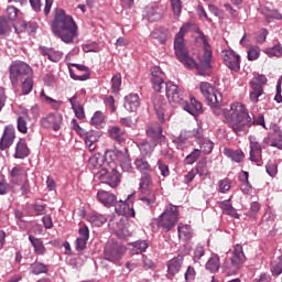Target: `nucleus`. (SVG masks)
I'll list each match as a JSON object with an SVG mask.
<instances>
[{
	"label": "nucleus",
	"instance_id": "nucleus-1",
	"mask_svg": "<svg viewBox=\"0 0 282 282\" xmlns=\"http://www.w3.org/2000/svg\"><path fill=\"white\" fill-rule=\"evenodd\" d=\"M186 32H188V26L183 25L174 37V52L176 58L187 67V69L195 67L199 76H210V69H213V51L210 50V44H208V39H206L204 32H197V39L198 41H202L204 45L203 53L198 55L199 64H197L195 59L191 57L188 48H186V44H184V34H186Z\"/></svg>",
	"mask_w": 282,
	"mask_h": 282
},
{
	"label": "nucleus",
	"instance_id": "nucleus-2",
	"mask_svg": "<svg viewBox=\"0 0 282 282\" xmlns=\"http://www.w3.org/2000/svg\"><path fill=\"white\" fill-rule=\"evenodd\" d=\"M223 113L225 116V123L228 124L229 129H232L236 135H246L252 124L265 128L263 115L254 117L252 121L248 108L241 102L231 104L230 109L223 110Z\"/></svg>",
	"mask_w": 282,
	"mask_h": 282
},
{
	"label": "nucleus",
	"instance_id": "nucleus-3",
	"mask_svg": "<svg viewBox=\"0 0 282 282\" xmlns=\"http://www.w3.org/2000/svg\"><path fill=\"white\" fill-rule=\"evenodd\" d=\"M145 158L147 156H139L134 160V166L137 171L141 173L139 180V202H141L142 206L155 208V206H158V189L153 184V177H151L153 167Z\"/></svg>",
	"mask_w": 282,
	"mask_h": 282
},
{
	"label": "nucleus",
	"instance_id": "nucleus-4",
	"mask_svg": "<svg viewBox=\"0 0 282 282\" xmlns=\"http://www.w3.org/2000/svg\"><path fill=\"white\" fill-rule=\"evenodd\" d=\"M51 30L54 36H57V39H61V41L66 44H72L74 40L78 39V24H76L74 18L67 15L63 9H55Z\"/></svg>",
	"mask_w": 282,
	"mask_h": 282
},
{
	"label": "nucleus",
	"instance_id": "nucleus-5",
	"mask_svg": "<svg viewBox=\"0 0 282 282\" xmlns=\"http://www.w3.org/2000/svg\"><path fill=\"white\" fill-rule=\"evenodd\" d=\"M180 220V210L178 207L169 204L164 212L159 216L156 226L162 228L164 232H171L175 228V224Z\"/></svg>",
	"mask_w": 282,
	"mask_h": 282
},
{
	"label": "nucleus",
	"instance_id": "nucleus-6",
	"mask_svg": "<svg viewBox=\"0 0 282 282\" xmlns=\"http://www.w3.org/2000/svg\"><path fill=\"white\" fill-rule=\"evenodd\" d=\"M9 74L13 87H18L19 80H23V78L32 76V67H30L25 62L15 61L11 63L9 67Z\"/></svg>",
	"mask_w": 282,
	"mask_h": 282
},
{
	"label": "nucleus",
	"instance_id": "nucleus-7",
	"mask_svg": "<svg viewBox=\"0 0 282 282\" xmlns=\"http://www.w3.org/2000/svg\"><path fill=\"white\" fill-rule=\"evenodd\" d=\"M265 83H268V78L265 77V75H258L249 82L251 88L249 93V99L250 102H252L253 105H257L260 98H263V96H265V91L263 90Z\"/></svg>",
	"mask_w": 282,
	"mask_h": 282
},
{
	"label": "nucleus",
	"instance_id": "nucleus-8",
	"mask_svg": "<svg viewBox=\"0 0 282 282\" xmlns=\"http://www.w3.org/2000/svg\"><path fill=\"white\" fill-rule=\"evenodd\" d=\"M124 257V247L118 242H107L104 249V259L110 263H120Z\"/></svg>",
	"mask_w": 282,
	"mask_h": 282
},
{
	"label": "nucleus",
	"instance_id": "nucleus-9",
	"mask_svg": "<svg viewBox=\"0 0 282 282\" xmlns=\"http://www.w3.org/2000/svg\"><path fill=\"white\" fill-rule=\"evenodd\" d=\"M200 94L204 96L207 105H221V93L219 90L215 89L213 85H210L207 82H203L199 85Z\"/></svg>",
	"mask_w": 282,
	"mask_h": 282
},
{
	"label": "nucleus",
	"instance_id": "nucleus-10",
	"mask_svg": "<svg viewBox=\"0 0 282 282\" xmlns=\"http://www.w3.org/2000/svg\"><path fill=\"white\" fill-rule=\"evenodd\" d=\"M96 177L101 180L104 184H108L111 188H116L118 184H120V173L112 167L111 171L107 170V167H101V170L96 172Z\"/></svg>",
	"mask_w": 282,
	"mask_h": 282
},
{
	"label": "nucleus",
	"instance_id": "nucleus-11",
	"mask_svg": "<svg viewBox=\"0 0 282 282\" xmlns=\"http://www.w3.org/2000/svg\"><path fill=\"white\" fill-rule=\"evenodd\" d=\"M164 87H165L166 98L172 105L184 104V94L180 89L178 85H175L173 84V82H170V83H165Z\"/></svg>",
	"mask_w": 282,
	"mask_h": 282
},
{
	"label": "nucleus",
	"instance_id": "nucleus-12",
	"mask_svg": "<svg viewBox=\"0 0 282 282\" xmlns=\"http://www.w3.org/2000/svg\"><path fill=\"white\" fill-rule=\"evenodd\" d=\"M40 124L43 129L61 131V127H63V115L58 112L48 113L40 120Z\"/></svg>",
	"mask_w": 282,
	"mask_h": 282
},
{
	"label": "nucleus",
	"instance_id": "nucleus-13",
	"mask_svg": "<svg viewBox=\"0 0 282 282\" xmlns=\"http://www.w3.org/2000/svg\"><path fill=\"white\" fill-rule=\"evenodd\" d=\"M223 61L231 72H239L241 69V56L232 50L223 51Z\"/></svg>",
	"mask_w": 282,
	"mask_h": 282
},
{
	"label": "nucleus",
	"instance_id": "nucleus-14",
	"mask_svg": "<svg viewBox=\"0 0 282 282\" xmlns=\"http://www.w3.org/2000/svg\"><path fill=\"white\" fill-rule=\"evenodd\" d=\"M68 69L73 80H89L91 76L89 68L83 64H70Z\"/></svg>",
	"mask_w": 282,
	"mask_h": 282
},
{
	"label": "nucleus",
	"instance_id": "nucleus-15",
	"mask_svg": "<svg viewBox=\"0 0 282 282\" xmlns=\"http://www.w3.org/2000/svg\"><path fill=\"white\" fill-rule=\"evenodd\" d=\"M17 138L14 127L8 126L4 128L3 135L0 139V151H6V149H10L14 143V139Z\"/></svg>",
	"mask_w": 282,
	"mask_h": 282
},
{
	"label": "nucleus",
	"instance_id": "nucleus-16",
	"mask_svg": "<svg viewBox=\"0 0 282 282\" xmlns=\"http://www.w3.org/2000/svg\"><path fill=\"white\" fill-rule=\"evenodd\" d=\"M151 83L153 85V89L156 91H162L164 89V72L160 68V66H154L151 69Z\"/></svg>",
	"mask_w": 282,
	"mask_h": 282
},
{
	"label": "nucleus",
	"instance_id": "nucleus-17",
	"mask_svg": "<svg viewBox=\"0 0 282 282\" xmlns=\"http://www.w3.org/2000/svg\"><path fill=\"white\" fill-rule=\"evenodd\" d=\"M79 237L75 240V250L77 252H83V250L87 249V242L89 241V227L82 226L78 229Z\"/></svg>",
	"mask_w": 282,
	"mask_h": 282
},
{
	"label": "nucleus",
	"instance_id": "nucleus-18",
	"mask_svg": "<svg viewBox=\"0 0 282 282\" xmlns=\"http://www.w3.org/2000/svg\"><path fill=\"white\" fill-rule=\"evenodd\" d=\"M152 104L160 122H165L164 113L166 111V99L161 95H154L152 97Z\"/></svg>",
	"mask_w": 282,
	"mask_h": 282
},
{
	"label": "nucleus",
	"instance_id": "nucleus-19",
	"mask_svg": "<svg viewBox=\"0 0 282 282\" xmlns=\"http://www.w3.org/2000/svg\"><path fill=\"white\" fill-rule=\"evenodd\" d=\"M230 261L235 270H239V268L246 263V254L243 253V247L241 245L235 246Z\"/></svg>",
	"mask_w": 282,
	"mask_h": 282
},
{
	"label": "nucleus",
	"instance_id": "nucleus-20",
	"mask_svg": "<svg viewBox=\"0 0 282 282\" xmlns=\"http://www.w3.org/2000/svg\"><path fill=\"white\" fill-rule=\"evenodd\" d=\"M137 147L142 155V158H149L152 155L153 151H155V147H158V141L155 140H143L137 143Z\"/></svg>",
	"mask_w": 282,
	"mask_h": 282
},
{
	"label": "nucleus",
	"instance_id": "nucleus-21",
	"mask_svg": "<svg viewBox=\"0 0 282 282\" xmlns=\"http://www.w3.org/2000/svg\"><path fill=\"white\" fill-rule=\"evenodd\" d=\"M181 107H183V109L187 111V113H191V116H199V113L204 111L202 102L197 101V99L195 98L191 99V104L183 99V104H181Z\"/></svg>",
	"mask_w": 282,
	"mask_h": 282
},
{
	"label": "nucleus",
	"instance_id": "nucleus-22",
	"mask_svg": "<svg viewBox=\"0 0 282 282\" xmlns=\"http://www.w3.org/2000/svg\"><path fill=\"white\" fill-rule=\"evenodd\" d=\"M184 263V256L178 254L177 257L171 259L167 262V274L170 276H175L182 270V264Z\"/></svg>",
	"mask_w": 282,
	"mask_h": 282
},
{
	"label": "nucleus",
	"instance_id": "nucleus-23",
	"mask_svg": "<svg viewBox=\"0 0 282 282\" xmlns=\"http://www.w3.org/2000/svg\"><path fill=\"white\" fill-rule=\"evenodd\" d=\"M97 199L100 204H104L107 208H111L116 204V194L100 189L97 193Z\"/></svg>",
	"mask_w": 282,
	"mask_h": 282
},
{
	"label": "nucleus",
	"instance_id": "nucleus-24",
	"mask_svg": "<svg viewBox=\"0 0 282 282\" xmlns=\"http://www.w3.org/2000/svg\"><path fill=\"white\" fill-rule=\"evenodd\" d=\"M123 107L127 111H138V107H140V96L135 93L129 94L124 97Z\"/></svg>",
	"mask_w": 282,
	"mask_h": 282
},
{
	"label": "nucleus",
	"instance_id": "nucleus-25",
	"mask_svg": "<svg viewBox=\"0 0 282 282\" xmlns=\"http://www.w3.org/2000/svg\"><path fill=\"white\" fill-rule=\"evenodd\" d=\"M12 184H21L23 177H28V171L21 165H15L10 172Z\"/></svg>",
	"mask_w": 282,
	"mask_h": 282
},
{
	"label": "nucleus",
	"instance_id": "nucleus-26",
	"mask_svg": "<svg viewBox=\"0 0 282 282\" xmlns=\"http://www.w3.org/2000/svg\"><path fill=\"white\" fill-rule=\"evenodd\" d=\"M145 19L153 23L155 21H160L162 19V9L158 6H149L145 9Z\"/></svg>",
	"mask_w": 282,
	"mask_h": 282
},
{
	"label": "nucleus",
	"instance_id": "nucleus-27",
	"mask_svg": "<svg viewBox=\"0 0 282 282\" xmlns=\"http://www.w3.org/2000/svg\"><path fill=\"white\" fill-rule=\"evenodd\" d=\"M29 241L31 246H33L35 254H40V257H43L47 253V248H45V245L43 243V240L41 238H36L30 235Z\"/></svg>",
	"mask_w": 282,
	"mask_h": 282
},
{
	"label": "nucleus",
	"instance_id": "nucleus-28",
	"mask_svg": "<svg viewBox=\"0 0 282 282\" xmlns=\"http://www.w3.org/2000/svg\"><path fill=\"white\" fill-rule=\"evenodd\" d=\"M115 206V210L117 215H129L130 217H135V210L129 207V204L123 200L115 202L112 205Z\"/></svg>",
	"mask_w": 282,
	"mask_h": 282
},
{
	"label": "nucleus",
	"instance_id": "nucleus-29",
	"mask_svg": "<svg viewBox=\"0 0 282 282\" xmlns=\"http://www.w3.org/2000/svg\"><path fill=\"white\" fill-rule=\"evenodd\" d=\"M28 155H30L28 143H25V140L20 139L15 147L14 158L17 160H23L24 158H28Z\"/></svg>",
	"mask_w": 282,
	"mask_h": 282
},
{
	"label": "nucleus",
	"instance_id": "nucleus-30",
	"mask_svg": "<svg viewBox=\"0 0 282 282\" xmlns=\"http://www.w3.org/2000/svg\"><path fill=\"white\" fill-rule=\"evenodd\" d=\"M224 155L226 158H229L232 162H243V159L246 158V154H243V151L241 150H232L230 148H225L223 151Z\"/></svg>",
	"mask_w": 282,
	"mask_h": 282
},
{
	"label": "nucleus",
	"instance_id": "nucleus-31",
	"mask_svg": "<svg viewBox=\"0 0 282 282\" xmlns=\"http://www.w3.org/2000/svg\"><path fill=\"white\" fill-rule=\"evenodd\" d=\"M120 154H122V151H113V150H108L105 153V160L106 162L102 164V167L107 169L108 164H111V166H116V160L119 162L120 160Z\"/></svg>",
	"mask_w": 282,
	"mask_h": 282
},
{
	"label": "nucleus",
	"instance_id": "nucleus-32",
	"mask_svg": "<svg viewBox=\"0 0 282 282\" xmlns=\"http://www.w3.org/2000/svg\"><path fill=\"white\" fill-rule=\"evenodd\" d=\"M98 140H100V134H98V132L94 130L88 131V134H86V138L84 139L88 151H96V142H98Z\"/></svg>",
	"mask_w": 282,
	"mask_h": 282
},
{
	"label": "nucleus",
	"instance_id": "nucleus-33",
	"mask_svg": "<svg viewBox=\"0 0 282 282\" xmlns=\"http://www.w3.org/2000/svg\"><path fill=\"white\" fill-rule=\"evenodd\" d=\"M119 163L126 173H133V165L131 164V156H129V152L124 151L119 154Z\"/></svg>",
	"mask_w": 282,
	"mask_h": 282
},
{
	"label": "nucleus",
	"instance_id": "nucleus-34",
	"mask_svg": "<svg viewBox=\"0 0 282 282\" xmlns=\"http://www.w3.org/2000/svg\"><path fill=\"white\" fill-rule=\"evenodd\" d=\"M14 24L12 21L8 20V18L1 17L0 18V39H6V36L10 35L12 32V26Z\"/></svg>",
	"mask_w": 282,
	"mask_h": 282
},
{
	"label": "nucleus",
	"instance_id": "nucleus-35",
	"mask_svg": "<svg viewBox=\"0 0 282 282\" xmlns=\"http://www.w3.org/2000/svg\"><path fill=\"white\" fill-rule=\"evenodd\" d=\"M131 254H142V252H147L149 248V242L147 240H137L130 243Z\"/></svg>",
	"mask_w": 282,
	"mask_h": 282
},
{
	"label": "nucleus",
	"instance_id": "nucleus-36",
	"mask_svg": "<svg viewBox=\"0 0 282 282\" xmlns=\"http://www.w3.org/2000/svg\"><path fill=\"white\" fill-rule=\"evenodd\" d=\"M178 239L183 241H188L193 239V228L189 225L180 224L177 227Z\"/></svg>",
	"mask_w": 282,
	"mask_h": 282
},
{
	"label": "nucleus",
	"instance_id": "nucleus-37",
	"mask_svg": "<svg viewBox=\"0 0 282 282\" xmlns=\"http://www.w3.org/2000/svg\"><path fill=\"white\" fill-rule=\"evenodd\" d=\"M263 52L269 56V58H281L282 56V44L280 42L273 44L263 50Z\"/></svg>",
	"mask_w": 282,
	"mask_h": 282
},
{
	"label": "nucleus",
	"instance_id": "nucleus-38",
	"mask_svg": "<svg viewBox=\"0 0 282 282\" xmlns=\"http://www.w3.org/2000/svg\"><path fill=\"white\" fill-rule=\"evenodd\" d=\"M221 263L219 260V256L213 254L205 264L206 270L212 273L219 272Z\"/></svg>",
	"mask_w": 282,
	"mask_h": 282
},
{
	"label": "nucleus",
	"instance_id": "nucleus-39",
	"mask_svg": "<svg viewBox=\"0 0 282 282\" xmlns=\"http://www.w3.org/2000/svg\"><path fill=\"white\" fill-rule=\"evenodd\" d=\"M72 109L76 116V118H78V120H84L85 118V108H83V106L80 104L76 102V96L70 97L69 99Z\"/></svg>",
	"mask_w": 282,
	"mask_h": 282
},
{
	"label": "nucleus",
	"instance_id": "nucleus-40",
	"mask_svg": "<svg viewBox=\"0 0 282 282\" xmlns=\"http://www.w3.org/2000/svg\"><path fill=\"white\" fill-rule=\"evenodd\" d=\"M147 135L148 138H152L154 142H158V140L162 138V126L160 124L150 126L147 130Z\"/></svg>",
	"mask_w": 282,
	"mask_h": 282
},
{
	"label": "nucleus",
	"instance_id": "nucleus-41",
	"mask_svg": "<svg viewBox=\"0 0 282 282\" xmlns=\"http://www.w3.org/2000/svg\"><path fill=\"white\" fill-rule=\"evenodd\" d=\"M28 118H29V115L25 111H23V116H19L18 119H17V127H18V131L20 133H28Z\"/></svg>",
	"mask_w": 282,
	"mask_h": 282
},
{
	"label": "nucleus",
	"instance_id": "nucleus-42",
	"mask_svg": "<svg viewBox=\"0 0 282 282\" xmlns=\"http://www.w3.org/2000/svg\"><path fill=\"white\" fill-rule=\"evenodd\" d=\"M21 87L23 96H28V94L34 89V80L32 79V75H29L21 80Z\"/></svg>",
	"mask_w": 282,
	"mask_h": 282
},
{
	"label": "nucleus",
	"instance_id": "nucleus-43",
	"mask_svg": "<svg viewBox=\"0 0 282 282\" xmlns=\"http://www.w3.org/2000/svg\"><path fill=\"white\" fill-rule=\"evenodd\" d=\"M30 270H31V274L39 275V274H46L48 269L45 263L35 261L31 264Z\"/></svg>",
	"mask_w": 282,
	"mask_h": 282
},
{
	"label": "nucleus",
	"instance_id": "nucleus-44",
	"mask_svg": "<svg viewBox=\"0 0 282 282\" xmlns=\"http://www.w3.org/2000/svg\"><path fill=\"white\" fill-rule=\"evenodd\" d=\"M109 134L112 140H116L119 143L124 142V130L120 129V127H112Z\"/></svg>",
	"mask_w": 282,
	"mask_h": 282
},
{
	"label": "nucleus",
	"instance_id": "nucleus-45",
	"mask_svg": "<svg viewBox=\"0 0 282 282\" xmlns=\"http://www.w3.org/2000/svg\"><path fill=\"white\" fill-rule=\"evenodd\" d=\"M88 221L93 226H97V228H100L104 224H107V217L100 215V214H91L88 216Z\"/></svg>",
	"mask_w": 282,
	"mask_h": 282
},
{
	"label": "nucleus",
	"instance_id": "nucleus-46",
	"mask_svg": "<svg viewBox=\"0 0 282 282\" xmlns=\"http://www.w3.org/2000/svg\"><path fill=\"white\" fill-rule=\"evenodd\" d=\"M194 171L196 172V174H198L200 177H206L208 175H210V172L208 171V165L206 160H200L197 165L196 169H194Z\"/></svg>",
	"mask_w": 282,
	"mask_h": 282
},
{
	"label": "nucleus",
	"instance_id": "nucleus-47",
	"mask_svg": "<svg viewBox=\"0 0 282 282\" xmlns=\"http://www.w3.org/2000/svg\"><path fill=\"white\" fill-rule=\"evenodd\" d=\"M271 272L273 276H279L282 274V257L271 262Z\"/></svg>",
	"mask_w": 282,
	"mask_h": 282
},
{
	"label": "nucleus",
	"instance_id": "nucleus-48",
	"mask_svg": "<svg viewBox=\"0 0 282 282\" xmlns=\"http://www.w3.org/2000/svg\"><path fill=\"white\" fill-rule=\"evenodd\" d=\"M40 96L41 98H44L45 102H48V105H51L52 109H61V105H63V101H57L52 97L45 95V90H42Z\"/></svg>",
	"mask_w": 282,
	"mask_h": 282
},
{
	"label": "nucleus",
	"instance_id": "nucleus-49",
	"mask_svg": "<svg viewBox=\"0 0 282 282\" xmlns=\"http://www.w3.org/2000/svg\"><path fill=\"white\" fill-rule=\"evenodd\" d=\"M121 85H122V77L120 75H115L111 78V90H112V94H118V91H120Z\"/></svg>",
	"mask_w": 282,
	"mask_h": 282
},
{
	"label": "nucleus",
	"instance_id": "nucleus-50",
	"mask_svg": "<svg viewBox=\"0 0 282 282\" xmlns=\"http://www.w3.org/2000/svg\"><path fill=\"white\" fill-rule=\"evenodd\" d=\"M248 61H257L261 56V47L251 46L248 52Z\"/></svg>",
	"mask_w": 282,
	"mask_h": 282
},
{
	"label": "nucleus",
	"instance_id": "nucleus-51",
	"mask_svg": "<svg viewBox=\"0 0 282 282\" xmlns=\"http://www.w3.org/2000/svg\"><path fill=\"white\" fill-rule=\"evenodd\" d=\"M202 156V151L195 149L191 154H188L185 159L186 164H195L197 160Z\"/></svg>",
	"mask_w": 282,
	"mask_h": 282
},
{
	"label": "nucleus",
	"instance_id": "nucleus-52",
	"mask_svg": "<svg viewBox=\"0 0 282 282\" xmlns=\"http://www.w3.org/2000/svg\"><path fill=\"white\" fill-rule=\"evenodd\" d=\"M156 166H159V171H160L162 177H169V175H171V170L169 169V165L164 164V162H162V160H159L156 162Z\"/></svg>",
	"mask_w": 282,
	"mask_h": 282
},
{
	"label": "nucleus",
	"instance_id": "nucleus-53",
	"mask_svg": "<svg viewBox=\"0 0 282 282\" xmlns=\"http://www.w3.org/2000/svg\"><path fill=\"white\" fill-rule=\"evenodd\" d=\"M102 122H105V115L102 111H96L91 118V124L99 127V124H102Z\"/></svg>",
	"mask_w": 282,
	"mask_h": 282
},
{
	"label": "nucleus",
	"instance_id": "nucleus-54",
	"mask_svg": "<svg viewBox=\"0 0 282 282\" xmlns=\"http://www.w3.org/2000/svg\"><path fill=\"white\" fill-rule=\"evenodd\" d=\"M249 154H250L249 160L251 162H254L258 166H261V162L263 160L262 152L250 151Z\"/></svg>",
	"mask_w": 282,
	"mask_h": 282
},
{
	"label": "nucleus",
	"instance_id": "nucleus-55",
	"mask_svg": "<svg viewBox=\"0 0 282 282\" xmlns=\"http://www.w3.org/2000/svg\"><path fill=\"white\" fill-rule=\"evenodd\" d=\"M249 142H250V151H257V152L263 151V145H261V143L257 141V138L249 137Z\"/></svg>",
	"mask_w": 282,
	"mask_h": 282
},
{
	"label": "nucleus",
	"instance_id": "nucleus-56",
	"mask_svg": "<svg viewBox=\"0 0 282 282\" xmlns=\"http://www.w3.org/2000/svg\"><path fill=\"white\" fill-rule=\"evenodd\" d=\"M200 153H205L206 155H208V153H213V141L210 140H205L203 141V143L200 144Z\"/></svg>",
	"mask_w": 282,
	"mask_h": 282
},
{
	"label": "nucleus",
	"instance_id": "nucleus-57",
	"mask_svg": "<svg viewBox=\"0 0 282 282\" xmlns=\"http://www.w3.org/2000/svg\"><path fill=\"white\" fill-rule=\"evenodd\" d=\"M271 147H274L275 149H282V132H275L274 137L271 141Z\"/></svg>",
	"mask_w": 282,
	"mask_h": 282
},
{
	"label": "nucleus",
	"instance_id": "nucleus-58",
	"mask_svg": "<svg viewBox=\"0 0 282 282\" xmlns=\"http://www.w3.org/2000/svg\"><path fill=\"white\" fill-rule=\"evenodd\" d=\"M204 254H206V249H204V246H197L194 249V262L197 263V261H199V259H202V257H204Z\"/></svg>",
	"mask_w": 282,
	"mask_h": 282
},
{
	"label": "nucleus",
	"instance_id": "nucleus-59",
	"mask_svg": "<svg viewBox=\"0 0 282 282\" xmlns=\"http://www.w3.org/2000/svg\"><path fill=\"white\" fill-rule=\"evenodd\" d=\"M7 14H8V18L7 20L8 21H14V19H17L18 14H19V9H17L14 6H9L7 8Z\"/></svg>",
	"mask_w": 282,
	"mask_h": 282
},
{
	"label": "nucleus",
	"instance_id": "nucleus-60",
	"mask_svg": "<svg viewBox=\"0 0 282 282\" xmlns=\"http://www.w3.org/2000/svg\"><path fill=\"white\" fill-rule=\"evenodd\" d=\"M171 6L174 14L180 17L182 14V0H171Z\"/></svg>",
	"mask_w": 282,
	"mask_h": 282
},
{
	"label": "nucleus",
	"instance_id": "nucleus-61",
	"mask_svg": "<svg viewBox=\"0 0 282 282\" xmlns=\"http://www.w3.org/2000/svg\"><path fill=\"white\" fill-rule=\"evenodd\" d=\"M47 58H48V61H52V63H58V61H61V58H63V53L54 51V48H52Z\"/></svg>",
	"mask_w": 282,
	"mask_h": 282
},
{
	"label": "nucleus",
	"instance_id": "nucleus-62",
	"mask_svg": "<svg viewBox=\"0 0 282 282\" xmlns=\"http://www.w3.org/2000/svg\"><path fill=\"white\" fill-rule=\"evenodd\" d=\"M219 193H228L230 191V180L225 178L219 181Z\"/></svg>",
	"mask_w": 282,
	"mask_h": 282
},
{
	"label": "nucleus",
	"instance_id": "nucleus-63",
	"mask_svg": "<svg viewBox=\"0 0 282 282\" xmlns=\"http://www.w3.org/2000/svg\"><path fill=\"white\" fill-rule=\"evenodd\" d=\"M89 166L95 171H98V169H100V171L102 170V164L100 163V160L96 156L89 159Z\"/></svg>",
	"mask_w": 282,
	"mask_h": 282
},
{
	"label": "nucleus",
	"instance_id": "nucleus-64",
	"mask_svg": "<svg viewBox=\"0 0 282 282\" xmlns=\"http://www.w3.org/2000/svg\"><path fill=\"white\" fill-rule=\"evenodd\" d=\"M45 208H47V205H45V204L35 203L33 205V210H34L35 215H45Z\"/></svg>",
	"mask_w": 282,
	"mask_h": 282
}]
</instances>
